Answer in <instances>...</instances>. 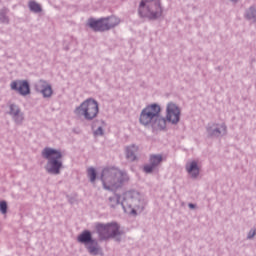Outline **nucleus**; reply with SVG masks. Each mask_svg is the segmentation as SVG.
<instances>
[{
  "mask_svg": "<svg viewBox=\"0 0 256 256\" xmlns=\"http://www.w3.org/2000/svg\"><path fill=\"white\" fill-rule=\"evenodd\" d=\"M185 169L188 173V175L191 177V179H197L199 177V164L197 161L193 160L186 163Z\"/></svg>",
  "mask_w": 256,
  "mask_h": 256,
  "instance_id": "nucleus-13",
  "label": "nucleus"
},
{
  "mask_svg": "<svg viewBox=\"0 0 256 256\" xmlns=\"http://www.w3.org/2000/svg\"><path fill=\"white\" fill-rule=\"evenodd\" d=\"M121 207L127 215H137V211L145 209V199L143 195L136 190H129L122 194Z\"/></svg>",
  "mask_w": 256,
  "mask_h": 256,
  "instance_id": "nucleus-3",
  "label": "nucleus"
},
{
  "mask_svg": "<svg viewBox=\"0 0 256 256\" xmlns=\"http://www.w3.org/2000/svg\"><path fill=\"white\" fill-rule=\"evenodd\" d=\"M106 226L108 227V235L110 239L119 235V224L112 222L106 224Z\"/></svg>",
  "mask_w": 256,
  "mask_h": 256,
  "instance_id": "nucleus-21",
  "label": "nucleus"
},
{
  "mask_svg": "<svg viewBox=\"0 0 256 256\" xmlns=\"http://www.w3.org/2000/svg\"><path fill=\"white\" fill-rule=\"evenodd\" d=\"M138 15L141 19L157 21L163 17V5L161 0H141L138 7Z\"/></svg>",
  "mask_w": 256,
  "mask_h": 256,
  "instance_id": "nucleus-4",
  "label": "nucleus"
},
{
  "mask_svg": "<svg viewBox=\"0 0 256 256\" xmlns=\"http://www.w3.org/2000/svg\"><path fill=\"white\" fill-rule=\"evenodd\" d=\"M188 207H189V209H195L196 206H195V204H193V203H189V204H188Z\"/></svg>",
  "mask_w": 256,
  "mask_h": 256,
  "instance_id": "nucleus-29",
  "label": "nucleus"
},
{
  "mask_svg": "<svg viewBox=\"0 0 256 256\" xmlns=\"http://www.w3.org/2000/svg\"><path fill=\"white\" fill-rule=\"evenodd\" d=\"M12 91H18L23 97L31 93V88L27 80H17L10 84Z\"/></svg>",
  "mask_w": 256,
  "mask_h": 256,
  "instance_id": "nucleus-11",
  "label": "nucleus"
},
{
  "mask_svg": "<svg viewBox=\"0 0 256 256\" xmlns=\"http://www.w3.org/2000/svg\"><path fill=\"white\" fill-rule=\"evenodd\" d=\"M28 7L32 13H41L43 11V8H41V4L37 3L34 0L29 1Z\"/></svg>",
  "mask_w": 256,
  "mask_h": 256,
  "instance_id": "nucleus-23",
  "label": "nucleus"
},
{
  "mask_svg": "<svg viewBox=\"0 0 256 256\" xmlns=\"http://www.w3.org/2000/svg\"><path fill=\"white\" fill-rule=\"evenodd\" d=\"M119 22V18L115 16L104 18V25L106 27V31H109V29H113V27H117V25H119Z\"/></svg>",
  "mask_w": 256,
  "mask_h": 256,
  "instance_id": "nucleus-20",
  "label": "nucleus"
},
{
  "mask_svg": "<svg viewBox=\"0 0 256 256\" xmlns=\"http://www.w3.org/2000/svg\"><path fill=\"white\" fill-rule=\"evenodd\" d=\"M42 157L47 160L45 170L49 175H60L63 169V154L54 148L46 147L42 150Z\"/></svg>",
  "mask_w": 256,
  "mask_h": 256,
  "instance_id": "nucleus-5",
  "label": "nucleus"
},
{
  "mask_svg": "<svg viewBox=\"0 0 256 256\" xmlns=\"http://www.w3.org/2000/svg\"><path fill=\"white\" fill-rule=\"evenodd\" d=\"M94 135H96V137H99V136L103 135V127L99 126V127L94 131Z\"/></svg>",
  "mask_w": 256,
  "mask_h": 256,
  "instance_id": "nucleus-27",
  "label": "nucleus"
},
{
  "mask_svg": "<svg viewBox=\"0 0 256 256\" xmlns=\"http://www.w3.org/2000/svg\"><path fill=\"white\" fill-rule=\"evenodd\" d=\"M229 1H231V3H234V4L239 3V0H229Z\"/></svg>",
  "mask_w": 256,
  "mask_h": 256,
  "instance_id": "nucleus-30",
  "label": "nucleus"
},
{
  "mask_svg": "<svg viewBox=\"0 0 256 256\" xmlns=\"http://www.w3.org/2000/svg\"><path fill=\"white\" fill-rule=\"evenodd\" d=\"M139 123L153 131H165L167 129V120L161 116V106L157 103L149 104L142 109Z\"/></svg>",
  "mask_w": 256,
  "mask_h": 256,
  "instance_id": "nucleus-1",
  "label": "nucleus"
},
{
  "mask_svg": "<svg viewBox=\"0 0 256 256\" xmlns=\"http://www.w3.org/2000/svg\"><path fill=\"white\" fill-rule=\"evenodd\" d=\"M87 175H88V178L90 179V183H95L97 179V171L95 170V168L93 167L88 168Z\"/></svg>",
  "mask_w": 256,
  "mask_h": 256,
  "instance_id": "nucleus-25",
  "label": "nucleus"
},
{
  "mask_svg": "<svg viewBox=\"0 0 256 256\" xmlns=\"http://www.w3.org/2000/svg\"><path fill=\"white\" fill-rule=\"evenodd\" d=\"M96 231H97L101 241H107V239H110L109 229L107 227V224H97Z\"/></svg>",
  "mask_w": 256,
  "mask_h": 256,
  "instance_id": "nucleus-15",
  "label": "nucleus"
},
{
  "mask_svg": "<svg viewBox=\"0 0 256 256\" xmlns=\"http://www.w3.org/2000/svg\"><path fill=\"white\" fill-rule=\"evenodd\" d=\"M123 201V196L119 194H114L113 196H110L108 198V205L111 207V209H117V206L121 205V202Z\"/></svg>",
  "mask_w": 256,
  "mask_h": 256,
  "instance_id": "nucleus-19",
  "label": "nucleus"
},
{
  "mask_svg": "<svg viewBox=\"0 0 256 256\" xmlns=\"http://www.w3.org/2000/svg\"><path fill=\"white\" fill-rule=\"evenodd\" d=\"M255 237V230L248 233L247 239H253Z\"/></svg>",
  "mask_w": 256,
  "mask_h": 256,
  "instance_id": "nucleus-28",
  "label": "nucleus"
},
{
  "mask_svg": "<svg viewBox=\"0 0 256 256\" xmlns=\"http://www.w3.org/2000/svg\"><path fill=\"white\" fill-rule=\"evenodd\" d=\"M93 236L91 235V231L89 230H85L83 231L78 237H77V241L78 243H82V245H88V243L92 242Z\"/></svg>",
  "mask_w": 256,
  "mask_h": 256,
  "instance_id": "nucleus-17",
  "label": "nucleus"
},
{
  "mask_svg": "<svg viewBox=\"0 0 256 256\" xmlns=\"http://www.w3.org/2000/svg\"><path fill=\"white\" fill-rule=\"evenodd\" d=\"M37 93H41L45 99H49L53 95V88L51 84L47 83L45 80H39L34 85Z\"/></svg>",
  "mask_w": 256,
  "mask_h": 256,
  "instance_id": "nucleus-12",
  "label": "nucleus"
},
{
  "mask_svg": "<svg viewBox=\"0 0 256 256\" xmlns=\"http://www.w3.org/2000/svg\"><path fill=\"white\" fill-rule=\"evenodd\" d=\"M139 151V147L136 145H131L126 148V157L128 161H136L137 152Z\"/></svg>",
  "mask_w": 256,
  "mask_h": 256,
  "instance_id": "nucleus-18",
  "label": "nucleus"
},
{
  "mask_svg": "<svg viewBox=\"0 0 256 256\" xmlns=\"http://www.w3.org/2000/svg\"><path fill=\"white\" fill-rule=\"evenodd\" d=\"M103 188L106 191H117L129 183V174L119 168H104L101 174Z\"/></svg>",
  "mask_w": 256,
  "mask_h": 256,
  "instance_id": "nucleus-2",
  "label": "nucleus"
},
{
  "mask_svg": "<svg viewBox=\"0 0 256 256\" xmlns=\"http://www.w3.org/2000/svg\"><path fill=\"white\" fill-rule=\"evenodd\" d=\"M7 13H9V10L7 8L0 10V23L8 25L9 17H7Z\"/></svg>",
  "mask_w": 256,
  "mask_h": 256,
  "instance_id": "nucleus-24",
  "label": "nucleus"
},
{
  "mask_svg": "<svg viewBox=\"0 0 256 256\" xmlns=\"http://www.w3.org/2000/svg\"><path fill=\"white\" fill-rule=\"evenodd\" d=\"M89 27L93 29V31H107V27H105L104 18L100 20L91 19L89 21Z\"/></svg>",
  "mask_w": 256,
  "mask_h": 256,
  "instance_id": "nucleus-14",
  "label": "nucleus"
},
{
  "mask_svg": "<svg viewBox=\"0 0 256 256\" xmlns=\"http://www.w3.org/2000/svg\"><path fill=\"white\" fill-rule=\"evenodd\" d=\"M206 133L208 137H212V139H219L221 137H225V135H227V124H225L224 122L209 123L206 126Z\"/></svg>",
  "mask_w": 256,
  "mask_h": 256,
  "instance_id": "nucleus-7",
  "label": "nucleus"
},
{
  "mask_svg": "<svg viewBox=\"0 0 256 256\" xmlns=\"http://www.w3.org/2000/svg\"><path fill=\"white\" fill-rule=\"evenodd\" d=\"M0 212L2 213V215H6V213H7V201L2 200L0 202Z\"/></svg>",
  "mask_w": 256,
  "mask_h": 256,
  "instance_id": "nucleus-26",
  "label": "nucleus"
},
{
  "mask_svg": "<svg viewBox=\"0 0 256 256\" xmlns=\"http://www.w3.org/2000/svg\"><path fill=\"white\" fill-rule=\"evenodd\" d=\"M76 117H83L86 121H93L99 115V102L93 98L84 100L74 110Z\"/></svg>",
  "mask_w": 256,
  "mask_h": 256,
  "instance_id": "nucleus-6",
  "label": "nucleus"
},
{
  "mask_svg": "<svg viewBox=\"0 0 256 256\" xmlns=\"http://www.w3.org/2000/svg\"><path fill=\"white\" fill-rule=\"evenodd\" d=\"M88 253H90V255H99V253H101V246H99V242H97V240H93L92 242L88 243L85 245Z\"/></svg>",
  "mask_w": 256,
  "mask_h": 256,
  "instance_id": "nucleus-16",
  "label": "nucleus"
},
{
  "mask_svg": "<svg viewBox=\"0 0 256 256\" xmlns=\"http://www.w3.org/2000/svg\"><path fill=\"white\" fill-rule=\"evenodd\" d=\"M245 17L248 21H251V23H256V7L250 6L245 12Z\"/></svg>",
  "mask_w": 256,
  "mask_h": 256,
  "instance_id": "nucleus-22",
  "label": "nucleus"
},
{
  "mask_svg": "<svg viewBox=\"0 0 256 256\" xmlns=\"http://www.w3.org/2000/svg\"><path fill=\"white\" fill-rule=\"evenodd\" d=\"M8 115L12 117V120L16 125H23V121H25V114L21 111V108L17 104L9 105Z\"/></svg>",
  "mask_w": 256,
  "mask_h": 256,
  "instance_id": "nucleus-10",
  "label": "nucleus"
},
{
  "mask_svg": "<svg viewBox=\"0 0 256 256\" xmlns=\"http://www.w3.org/2000/svg\"><path fill=\"white\" fill-rule=\"evenodd\" d=\"M163 163V155L161 154H151L149 157V164L144 165V173H151L159 168V165Z\"/></svg>",
  "mask_w": 256,
  "mask_h": 256,
  "instance_id": "nucleus-9",
  "label": "nucleus"
},
{
  "mask_svg": "<svg viewBox=\"0 0 256 256\" xmlns=\"http://www.w3.org/2000/svg\"><path fill=\"white\" fill-rule=\"evenodd\" d=\"M166 123L177 125L181 121V109L177 104L170 102L166 107V117L164 118Z\"/></svg>",
  "mask_w": 256,
  "mask_h": 256,
  "instance_id": "nucleus-8",
  "label": "nucleus"
}]
</instances>
